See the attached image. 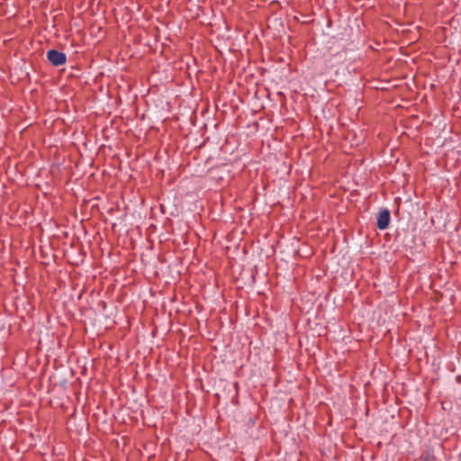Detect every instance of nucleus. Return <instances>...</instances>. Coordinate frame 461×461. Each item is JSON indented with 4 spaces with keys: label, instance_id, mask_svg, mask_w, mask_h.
Instances as JSON below:
<instances>
[{
    "label": "nucleus",
    "instance_id": "nucleus-1",
    "mask_svg": "<svg viewBox=\"0 0 461 461\" xmlns=\"http://www.w3.org/2000/svg\"><path fill=\"white\" fill-rule=\"evenodd\" d=\"M47 58L54 66H60L66 62V55L56 50H50L47 53Z\"/></svg>",
    "mask_w": 461,
    "mask_h": 461
},
{
    "label": "nucleus",
    "instance_id": "nucleus-2",
    "mask_svg": "<svg viewBox=\"0 0 461 461\" xmlns=\"http://www.w3.org/2000/svg\"><path fill=\"white\" fill-rule=\"evenodd\" d=\"M390 222V212L387 209L380 211L377 218V227L380 230H385Z\"/></svg>",
    "mask_w": 461,
    "mask_h": 461
}]
</instances>
